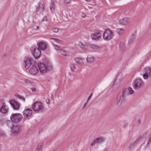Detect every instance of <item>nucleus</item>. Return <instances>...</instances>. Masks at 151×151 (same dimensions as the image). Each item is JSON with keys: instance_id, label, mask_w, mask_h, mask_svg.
Wrapping results in <instances>:
<instances>
[{"instance_id": "c756f323", "label": "nucleus", "mask_w": 151, "mask_h": 151, "mask_svg": "<svg viewBox=\"0 0 151 151\" xmlns=\"http://www.w3.org/2000/svg\"><path fill=\"white\" fill-rule=\"evenodd\" d=\"M53 46L54 47L55 49L57 50L60 51L61 48H60V47L58 45L55 44H53Z\"/></svg>"}, {"instance_id": "6ab92c4d", "label": "nucleus", "mask_w": 151, "mask_h": 151, "mask_svg": "<svg viewBox=\"0 0 151 151\" xmlns=\"http://www.w3.org/2000/svg\"><path fill=\"white\" fill-rule=\"evenodd\" d=\"M90 47L91 48L94 50H99L101 49V47L99 46L94 44L91 45Z\"/></svg>"}, {"instance_id": "b1692460", "label": "nucleus", "mask_w": 151, "mask_h": 151, "mask_svg": "<svg viewBox=\"0 0 151 151\" xmlns=\"http://www.w3.org/2000/svg\"><path fill=\"white\" fill-rule=\"evenodd\" d=\"M13 122L10 120H8L7 121V125L9 128L12 129L13 127L14 126Z\"/></svg>"}, {"instance_id": "a19ab883", "label": "nucleus", "mask_w": 151, "mask_h": 151, "mask_svg": "<svg viewBox=\"0 0 151 151\" xmlns=\"http://www.w3.org/2000/svg\"><path fill=\"white\" fill-rule=\"evenodd\" d=\"M124 47L123 43L122 42H121L119 45V47L122 49Z\"/></svg>"}, {"instance_id": "09e8293b", "label": "nucleus", "mask_w": 151, "mask_h": 151, "mask_svg": "<svg viewBox=\"0 0 151 151\" xmlns=\"http://www.w3.org/2000/svg\"><path fill=\"white\" fill-rule=\"evenodd\" d=\"M31 89L32 91L33 92H35L36 91V89L35 88H31Z\"/></svg>"}, {"instance_id": "f257e3e1", "label": "nucleus", "mask_w": 151, "mask_h": 151, "mask_svg": "<svg viewBox=\"0 0 151 151\" xmlns=\"http://www.w3.org/2000/svg\"><path fill=\"white\" fill-rule=\"evenodd\" d=\"M128 95L127 90L124 89L120 92L117 97V103L118 104H121L126 100V96Z\"/></svg>"}, {"instance_id": "7ed1b4c3", "label": "nucleus", "mask_w": 151, "mask_h": 151, "mask_svg": "<svg viewBox=\"0 0 151 151\" xmlns=\"http://www.w3.org/2000/svg\"><path fill=\"white\" fill-rule=\"evenodd\" d=\"M11 120L15 123H18L22 119V115L19 113L12 114L10 117Z\"/></svg>"}, {"instance_id": "f03ea898", "label": "nucleus", "mask_w": 151, "mask_h": 151, "mask_svg": "<svg viewBox=\"0 0 151 151\" xmlns=\"http://www.w3.org/2000/svg\"><path fill=\"white\" fill-rule=\"evenodd\" d=\"M32 107L34 111L37 113L42 112L44 109L43 104L40 101H36L34 103Z\"/></svg>"}, {"instance_id": "473e14b6", "label": "nucleus", "mask_w": 151, "mask_h": 151, "mask_svg": "<svg viewBox=\"0 0 151 151\" xmlns=\"http://www.w3.org/2000/svg\"><path fill=\"white\" fill-rule=\"evenodd\" d=\"M25 82L27 84H29L32 85H33L34 84V83L32 82L27 79L25 80Z\"/></svg>"}, {"instance_id": "2eb2a0df", "label": "nucleus", "mask_w": 151, "mask_h": 151, "mask_svg": "<svg viewBox=\"0 0 151 151\" xmlns=\"http://www.w3.org/2000/svg\"><path fill=\"white\" fill-rule=\"evenodd\" d=\"M101 34L100 32H95L91 35V37L93 40H99L101 37Z\"/></svg>"}, {"instance_id": "bb28decb", "label": "nucleus", "mask_w": 151, "mask_h": 151, "mask_svg": "<svg viewBox=\"0 0 151 151\" xmlns=\"http://www.w3.org/2000/svg\"><path fill=\"white\" fill-rule=\"evenodd\" d=\"M44 143V142H41L39 143L37 147V151H42L41 146Z\"/></svg>"}, {"instance_id": "5fc2aeb1", "label": "nucleus", "mask_w": 151, "mask_h": 151, "mask_svg": "<svg viewBox=\"0 0 151 151\" xmlns=\"http://www.w3.org/2000/svg\"><path fill=\"white\" fill-rule=\"evenodd\" d=\"M86 105V104H85L84 106H85Z\"/></svg>"}, {"instance_id": "e433bc0d", "label": "nucleus", "mask_w": 151, "mask_h": 151, "mask_svg": "<svg viewBox=\"0 0 151 151\" xmlns=\"http://www.w3.org/2000/svg\"><path fill=\"white\" fill-rule=\"evenodd\" d=\"M51 30L54 32H58L59 30L58 28L56 27H55L52 28L51 29Z\"/></svg>"}, {"instance_id": "423d86ee", "label": "nucleus", "mask_w": 151, "mask_h": 151, "mask_svg": "<svg viewBox=\"0 0 151 151\" xmlns=\"http://www.w3.org/2000/svg\"><path fill=\"white\" fill-rule=\"evenodd\" d=\"M143 83V82L140 78L137 79L135 80L134 83L133 88L135 89L140 88Z\"/></svg>"}, {"instance_id": "c03bdc74", "label": "nucleus", "mask_w": 151, "mask_h": 151, "mask_svg": "<svg viewBox=\"0 0 151 151\" xmlns=\"http://www.w3.org/2000/svg\"><path fill=\"white\" fill-rule=\"evenodd\" d=\"M151 142V134L149 137L148 140V141L147 144L148 145Z\"/></svg>"}, {"instance_id": "f3484780", "label": "nucleus", "mask_w": 151, "mask_h": 151, "mask_svg": "<svg viewBox=\"0 0 151 151\" xmlns=\"http://www.w3.org/2000/svg\"><path fill=\"white\" fill-rule=\"evenodd\" d=\"M38 47L40 50H45L46 48V45L42 42L39 43L38 44Z\"/></svg>"}, {"instance_id": "39448f33", "label": "nucleus", "mask_w": 151, "mask_h": 151, "mask_svg": "<svg viewBox=\"0 0 151 151\" xmlns=\"http://www.w3.org/2000/svg\"><path fill=\"white\" fill-rule=\"evenodd\" d=\"M39 70L40 72L42 74H44L47 73L48 71L47 70L46 66L45 64L39 62L37 64Z\"/></svg>"}, {"instance_id": "a211bd4d", "label": "nucleus", "mask_w": 151, "mask_h": 151, "mask_svg": "<svg viewBox=\"0 0 151 151\" xmlns=\"http://www.w3.org/2000/svg\"><path fill=\"white\" fill-rule=\"evenodd\" d=\"M45 65L46 66L48 72L52 69V65L50 61H47Z\"/></svg>"}, {"instance_id": "ea45409f", "label": "nucleus", "mask_w": 151, "mask_h": 151, "mask_svg": "<svg viewBox=\"0 0 151 151\" xmlns=\"http://www.w3.org/2000/svg\"><path fill=\"white\" fill-rule=\"evenodd\" d=\"M134 143L133 144H131L129 146V150H131L134 147Z\"/></svg>"}, {"instance_id": "a878e982", "label": "nucleus", "mask_w": 151, "mask_h": 151, "mask_svg": "<svg viewBox=\"0 0 151 151\" xmlns=\"http://www.w3.org/2000/svg\"><path fill=\"white\" fill-rule=\"evenodd\" d=\"M93 58L91 56H88L86 58V61L88 62H91L93 60Z\"/></svg>"}, {"instance_id": "9b49d317", "label": "nucleus", "mask_w": 151, "mask_h": 151, "mask_svg": "<svg viewBox=\"0 0 151 151\" xmlns=\"http://www.w3.org/2000/svg\"><path fill=\"white\" fill-rule=\"evenodd\" d=\"M9 102L14 109L17 110L19 109V105L17 101L14 100H11Z\"/></svg>"}, {"instance_id": "1a4fd4ad", "label": "nucleus", "mask_w": 151, "mask_h": 151, "mask_svg": "<svg viewBox=\"0 0 151 151\" xmlns=\"http://www.w3.org/2000/svg\"><path fill=\"white\" fill-rule=\"evenodd\" d=\"M41 52L38 48L36 47L33 50V56L36 59H38L40 57Z\"/></svg>"}, {"instance_id": "4468645a", "label": "nucleus", "mask_w": 151, "mask_h": 151, "mask_svg": "<svg viewBox=\"0 0 151 151\" xmlns=\"http://www.w3.org/2000/svg\"><path fill=\"white\" fill-rule=\"evenodd\" d=\"M104 141V139L102 137L97 138L94 139L93 142L91 144V145L92 146L95 144H100Z\"/></svg>"}, {"instance_id": "49530a36", "label": "nucleus", "mask_w": 151, "mask_h": 151, "mask_svg": "<svg viewBox=\"0 0 151 151\" xmlns=\"http://www.w3.org/2000/svg\"><path fill=\"white\" fill-rule=\"evenodd\" d=\"M51 39L53 40L54 41L56 42H59L60 41V40L58 39H55V38H51Z\"/></svg>"}, {"instance_id": "864d4df0", "label": "nucleus", "mask_w": 151, "mask_h": 151, "mask_svg": "<svg viewBox=\"0 0 151 151\" xmlns=\"http://www.w3.org/2000/svg\"><path fill=\"white\" fill-rule=\"evenodd\" d=\"M37 28V29H39V27H37V28Z\"/></svg>"}, {"instance_id": "393cba45", "label": "nucleus", "mask_w": 151, "mask_h": 151, "mask_svg": "<svg viewBox=\"0 0 151 151\" xmlns=\"http://www.w3.org/2000/svg\"><path fill=\"white\" fill-rule=\"evenodd\" d=\"M145 73L151 76V68L148 67L145 68Z\"/></svg>"}, {"instance_id": "c9c22d12", "label": "nucleus", "mask_w": 151, "mask_h": 151, "mask_svg": "<svg viewBox=\"0 0 151 151\" xmlns=\"http://www.w3.org/2000/svg\"><path fill=\"white\" fill-rule=\"evenodd\" d=\"M150 76L147 73H145L143 75V77L144 79H147L148 77H150Z\"/></svg>"}, {"instance_id": "9d476101", "label": "nucleus", "mask_w": 151, "mask_h": 151, "mask_svg": "<svg viewBox=\"0 0 151 151\" xmlns=\"http://www.w3.org/2000/svg\"><path fill=\"white\" fill-rule=\"evenodd\" d=\"M20 131V127L19 125L14 126L12 129V132L14 135L19 134Z\"/></svg>"}, {"instance_id": "412c9836", "label": "nucleus", "mask_w": 151, "mask_h": 151, "mask_svg": "<svg viewBox=\"0 0 151 151\" xmlns=\"http://www.w3.org/2000/svg\"><path fill=\"white\" fill-rule=\"evenodd\" d=\"M119 22L123 25H125L128 23V19L126 18H124L120 20Z\"/></svg>"}, {"instance_id": "de8ad7c7", "label": "nucleus", "mask_w": 151, "mask_h": 151, "mask_svg": "<svg viewBox=\"0 0 151 151\" xmlns=\"http://www.w3.org/2000/svg\"><path fill=\"white\" fill-rule=\"evenodd\" d=\"M92 93H91V94L88 97V99H87V101H88L89 100H90L91 98V97H92Z\"/></svg>"}, {"instance_id": "f704fd0d", "label": "nucleus", "mask_w": 151, "mask_h": 151, "mask_svg": "<svg viewBox=\"0 0 151 151\" xmlns=\"http://www.w3.org/2000/svg\"><path fill=\"white\" fill-rule=\"evenodd\" d=\"M79 45L82 49H84L85 48V45L81 42H80L79 44Z\"/></svg>"}, {"instance_id": "20e7f679", "label": "nucleus", "mask_w": 151, "mask_h": 151, "mask_svg": "<svg viewBox=\"0 0 151 151\" xmlns=\"http://www.w3.org/2000/svg\"><path fill=\"white\" fill-rule=\"evenodd\" d=\"M113 36V33L109 29H106L104 33L103 37L104 39L106 40H111Z\"/></svg>"}, {"instance_id": "8fccbe9b", "label": "nucleus", "mask_w": 151, "mask_h": 151, "mask_svg": "<svg viewBox=\"0 0 151 151\" xmlns=\"http://www.w3.org/2000/svg\"><path fill=\"white\" fill-rule=\"evenodd\" d=\"M46 101L47 104H49V100L48 99H46Z\"/></svg>"}, {"instance_id": "c85d7f7f", "label": "nucleus", "mask_w": 151, "mask_h": 151, "mask_svg": "<svg viewBox=\"0 0 151 151\" xmlns=\"http://www.w3.org/2000/svg\"><path fill=\"white\" fill-rule=\"evenodd\" d=\"M127 93L128 94H132L134 92V91L131 87H128L127 89Z\"/></svg>"}, {"instance_id": "3c124183", "label": "nucleus", "mask_w": 151, "mask_h": 151, "mask_svg": "<svg viewBox=\"0 0 151 151\" xmlns=\"http://www.w3.org/2000/svg\"><path fill=\"white\" fill-rule=\"evenodd\" d=\"M81 17L83 18H84L86 17V15L85 14L83 13L81 15Z\"/></svg>"}, {"instance_id": "58836bf2", "label": "nucleus", "mask_w": 151, "mask_h": 151, "mask_svg": "<svg viewBox=\"0 0 151 151\" xmlns=\"http://www.w3.org/2000/svg\"><path fill=\"white\" fill-rule=\"evenodd\" d=\"M17 96L19 98L22 100L24 101H25V98L23 96L19 95H18Z\"/></svg>"}, {"instance_id": "0eeeda50", "label": "nucleus", "mask_w": 151, "mask_h": 151, "mask_svg": "<svg viewBox=\"0 0 151 151\" xmlns=\"http://www.w3.org/2000/svg\"><path fill=\"white\" fill-rule=\"evenodd\" d=\"M24 67L26 69H28L31 65H32L31 60L28 57H25L24 60Z\"/></svg>"}, {"instance_id": "4be33fe9", "label": "nucleus", "mask_w": 151, "mask_h": 151, "mask_svg": "<svg viewBox=\"0 0 151 151\" xmlns=\"http://www.w3.org/2000/svg\"><path fill=\"white\" fill-rule=\"evenodd\" d=\"M55 7V5L54 2L53 1L51 2V4L50 6V9L51 11L53 12L54 11Z\"/></svg>"}, {"instance_id": "cd10ccee", "label": "nucleus", "mask_w": 151, "mask_h": 151, "mask_svg": "<svg viewBox=\"0 0 151 151\" xmlns=\"http://www.w3.org/2000/svg\"><path fill=\"white\" fill-rule=\"evenodd\" d=\"M59 51H60V52L61 55H63L65 56H67V52L66 51L61 49Z\"/></svg>"}, {"instance_id": "37998d69", "label": "nucleus", "mask_w": 151, "mask_h": 151, "mask_svg": "<svg viewBox=\"0 0 151 151\" xmlns=\"http://www.w3.org/2000/svg\"><path fill=\"white\" fill-rule=\"evenodd\" d=\"M5 133L3 132L0 131V136H5Z\"/></svg>"}, {"instance_id": "6e6552de", "label": "nucleus", "mask_w": 151, "mask_h": 151, "mask_svg": "<svg viewBox=\"0 0 151 151\" xmlns=\"http://www.w3.org/2000/svg\"><path fill=\"white\" fill-rule=\"evenodd\" d=\"M45 5L42 0L40 1L38 4V7L36 8V11L40 12H43L45 9Z\"/></svg>"}, {"instance_id": "7c9ffc66", "label": "nucleus", "mask_w": 151, "mask_h": 151, "mask_svg": "<svg viewBox=\"0 0 151 151\" xmlns=\"http://www.w3.org/2000/svg\"><path fill=\"white\" fill-rule=\"evenodd\" d=\"M124 31V29L122 28H118L116 29L117 32L119 34L122 33Z\"/></svg>"}, {"instance_id": "f8f14e48", "label": "nucleus", "mask_w": 151, "mask_h": 151, "mask_svg": "<svg viewBox=\"0 0 151 151\" xmlns=\"http://www.w3.org/2000/svg\"><path fill=\"white\" fill-rule=\"evenodd\" d=\"M39 71V69L36 65H34L29 70V72L32 75L37 74Z\"/></svg>"}, {"instance_id": "2f4dec72", "label": "nucleus", "mask_w": 151, "mask_h": 151, "mask_svg": "<svg viewBox=\"0 0 151 151\" xmlns=\"http://www.w3.org/2000/svg\"><path fill=\"white\" fill-rule=\"evenodd\" d=\"M147 135V133H145L142 136L140 135V137L138 138L139 141L141 140L142 139H145L146 138V136Z\"/></svg>"}, {"instance_id": "dca6fc26", "label": "nucleus", "mask_w": 151, "mask_h": 151, "mask_svg": "<svg viewBox=\"0 0 151 151\" xmlns=\"http://www.w3.org/2000/svg\"><path fill=\"white\" fill-rule=\"evenodd\" d=\"M8 109V107L6 105L5 103H4L2 106L1 107L0 109V112L3 114H5L7 112Z\"/></svg>"}, {"instance_id": "603ef678", "label": "nucleus", "mask_w": 151, "mask_h": 151, "mask_svg": "<svg viewBox=\"0 0 151 151\" xmlns=\"http://www.w3.org/2000/svg\"><path fill=\"white\" fill-rule=\"evenodd\" d=\"M85 1L87 2H90L91 0H85Z\"/></svg>"}, {"instance_id": "5701e85b", "label": "nucleus", "mask_w": 151, "mask_h": 151, "mask_svg": "<svg viewBox=\"0 0 151 151\" xmlns=\"http://www.w3.org/2000/svg\"><path fill=\"white\" fill-rule=\"evenodd\" d=\"M136 37V35L134 34H132L131 37L130 38L128 41V42L129 43H131L135 39Z\"/></svg>"}, {"instance_id": "72a5a7b5", "label": "nucleus", "mask_w": 151, "mask_h": 151, "mask_svg": "<svg viewBox=\"0 0 151 151\" xmlns=\"http://www.w3.org/2000/svg\"><path fill=\"white\" fill-rule=\"evenodd\" d=\"M70 68L71 70L73 72L74 70L75 66L73 64H70Z\"/></svg>"}, {"instance_id": "aec40b11", "label": "nucleus", "mask_w": 151, "mask_h": 151, "mask_svg": "<svg viewBox=\"0 0 151 151\" xmlns=\"http://www.w3.org/2000/svg\"><path fill=\"white\" fill-rule=\"evenodd\" d=\"M75 61L79 65H83V62L82 59L79 58H76L75 59Z\"/></svg>"}, {"instance_id": "ddd939ff", "label": "nucleus", "mask_w": 151, "mask_h": 151, "mask_svg": "<svg viewBox=\"0 0 151 151\" xmlns=\"http://www.w3.org/2000/svg\"><path fill=\"white\" fill-rule=\"evenodd\" d=\"M32 110L29 109H25L23 112L24 116L25 117H27L31 116L32 114Z\"/></svg>"}, {"instance_id": "79ce46f5", "label": "nucleus", "mask_w": 151, "mask_h": 151, "mask_svg": "<svg viewBox=\"0 0 151 151\" xmlns=\"http://www.w3.org/2000/svg\"><path fill=\"white\" fill-rule=\"evenodd\" d=\"M70 0H65L64 3L65 4H69L70 3Z\"/></svg>"}, {"instance_id": "a18cd8bd", "label": "nucleus", "mask_w": 151, "mask_h": 151, "mask_svg": "<svg viewBox=\"0 0 151 151\" xmlns=\"http://www.w3.org/2000/svg\"><path fill=\"white\" fill-rule=\"evenodd\" d=\"M47 17L45 16L43 18L42 20V22H43L44 21H47Z\"/></svg>"}, {"instance_id": "4c0bfd02", "label": "nucleus", "mask_w": 151, "mask_h": 151, "mask_svg": "<svg viewBox=\"0 0 151 151\" xmlns=\"http://www.w3.org/2000/svg\"><path fill=\"white\" fill-rule=\"evenodd\" d=\"M123 127L124 128H125L126 127H127L128 124V122L127 120H125L123 122Z\"/></svg>"}]
</instances>
